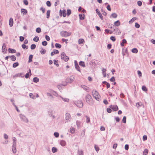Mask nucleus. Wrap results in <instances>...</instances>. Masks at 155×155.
Segmentation results:
<instances>
[{
    "label": "nucleus",
    "mask_w": 155,
    "mask_h": 155,
    "mask_svg": "<svg viewBox=\"0 0 155 155\" xmlns=\"http://www.w3.org/2000/svg\"><path fill=\"white\" fill-rule=\"evenodd\" d=\"M84 41L83 39H79L78 40V43L79 44H82L83 43Z\"/></svg>",
    "instance_id": "39"
},
{
    "label": "nucleus",
    "mask_w": 155,
    "mask_h": 155,
    "mask_svg": "<svg viewBox=\"0 0 155 155\" xmlns=\"http://www.w3.org/2000/svg\"><path fill=\"white\" fill-rule=\"evenodd\" d=\"M71 13V10L68 9L67 10V15L68 16H69Z\"/></svg>",
    "instance_id": "51"
},
{
    "label": "nucleus",
    "mask_w": 155,
    "mask_h": 155,
    "mask_svg": "<svg viewBox=\"0 0 155 155\" xmlns=\"http://www.w3.org/2000/svg\"><path fill=\"white\" fill-rule=\"evenodd\" d=\"M81 87L85 91H88L89 90V87L84 85H81Z\"/></svg>",
    "instance_id": "14"
},
{
    "label": "nucleus",
    "mask_w": 155,
    "mask_h": 155,
    "mask_svg": "<svg viewBox=\"0 0 155 155\" xmlns=\"http://www.w3.org/2000/svg\"><path fill=\"white\" fill-rule=\"evenodd\" d=\"M126 43L127 41L125 39H124L122 40V42L120 44L123 47L124 46V44Z\"/></svg>",
    "instance_id": "21"
},
{
    "label": "nucleus",
    "mask_w": 155,
    "mask_h": 155,
    "mask_svg": "<svg viewBox=\"0 0 155 155\" xmlns=\"http://www.w3.org/2000/svg\"><path fill=\"white\" fill-rule=\"evenodd\" d=\"M33 55L32 54H31L29 56V60L28 62L29 63L31 62L32 61V59L33 58Z\"/></svg>",
    "instance_id": "26"
},
{
    "label": "nucleus",
    "mask_w": 155,
    "mask_h": 155,
    "mask_svg": "<svg viewBox=\"0 0 155 155\" xmlns=\"http://www.w3.org/2000/svg\"><path fill=\"white\" fill-rule=\"evenodd\" d=\"M111 109V108H110V107L107 108V112L108 113H110L111 112L112 110Z\"/></svg>",
    "instance_id": "62"
},
{
    "label": "nucleus",
    "mask_w": 155,
    "mask_h": 155,
    "mask_svg": "<svg viewBox=\"0 0 155 155\" xmlns=\"http://www.w3.org/2000/svg\"><path fill=\"white\" fill-rule=\"evenodd\" d=\"M67 83H68L66 81H63L62 82L61 85L64 86H65L67 85Z\"/></svg>",
    "instance_id": "52"
},
{
    "label": "nucleus",
    "mask_w": 155,
    "mask_h": 155,
    "mask_svg": "<svg viewBox=\"0 0 155 155\" xmlns=\"http://www.w3.org/2000/svg\"><path fill=\"white\" fill-rule=\"evenodd\" d=\"M94 148L96 151L97 152H98L99 150V147H98L96 145H95Z\"/></svg>",
    "instance_id": "61"
},
{
    "label": "nucleus",
    "mask_w": 155,
    "mask_h": 155,
    "mask_svg": "<svg viewBox=\"0 0 155 155\" xmlns=\"http://www.w3.org/2000/svg\"><path fill=\"white\" fill-rule=\"evenodd\" d=\"M20 117L21 120L22 121L25 122L27 123L28 122V119L26 118V117H25V116L22 114H20Z\"/></svg>",
    "instance_id": "8"
},
{
    "label": "nucleus",
    "mask_w": 155,
    "mask_h": 155,
    "mask_svg": "<svg viewBox=\"0 0 155 155\" xmlns=\"http://www.w3.org/2000/svg\"><path fill=\"white\" fill-rule=\"evenodd\" d=\"M12 150L13 153H16V145H14L13 144Z\"/></svg>",
    "instance_id": "17"
},
{
    "label": "nucleus",
    "mask_w": 155,
    "mask_h": 155,
    "mask_svg": "<svg viewBox=\"0 0 155 155\" xmlns=\"http://www.w3.org/2000/svg\"><path fill=\"white\" fill-rule=\"evenodd\" d=\"M71 34V32H68L66 31H62L60 32V34L61 36L64 37L70 36Z\"/></svg>",
    "instance_id": "4"
},
{
    "label": "nucleus",
    "mask_w": 155,
    "mask_h": 155,
    "mask_svg": "<svg viewBox=\"0 0 155 155\" xmlns=\"http://www.w3.org/2000/svg\"><path fill=\"white\" fill-rule=\"evenodd\" d=\"M23 74L20 73L16 74L15 75L13 76V78H14L15 77H23Z\"/></svg>",
    "instance_id": "16"
},
{
    "label": "nucleus",
    "mask_w": 155,
    "mask_h": 155,
    "mask_svg": "<svg viewBox=\"0 0 155 155\" xmlns=\"http://www.w3.org/2000/svg\"><path fill=\"white\" fill-rule=\"evenodd\" d=\"M148 153V150L147 149H145L143 152V155H147Z\"/></svg>",
    "instance_id": "45"
},
{
    "label": "nucleus",
    "mask_w": 155,
    "mask_h": 155,
    "mask_svg": "<svg viewBox=\"0 0 155 155\" xmlns=\"http://www.w3.org/2000/svg\"><path fill=\"white\" fill-rule=\"evenodd\" d=\"M9 52L11 53H14L16 52V50L15 49L9 48L8 49Z\"/></svg>",
    "instance_id": "20"
},
{
    "label": "nucleus",
    "mask_w": 155,
    "mask_h": 155,
    "mask_svg": "<svg viewBox=\"0 0 155 155\" xmlns=\"http://www.w3.org/2000/svg\"><path fill=\"white\" fill-rule=\"evenodd\" d=\"M60 144L61 146H64L66 145V142L65 141L62 140L60 141Z\"/></svg>",
    "instance_id": "18"
},
{
    "label": "nucleus",
    "mask_w": 155,
    "mask_h": 155,
    "mask_svg": "<svg viewBox=\"0 0 155 155\" xmlns=\"http://www.w3.org/2000/svg\"><path fill=\"white\" fill-rule=\"evenodd\" d=\"M136 18L134 17L130 21H129V23L130 24H131L135 20H136Z\"/></svg>",
    "instance_id": "44"
},
{
    "label": "nucleus",
    "mask_w": 155,
    "mask_h": 155,
    "mask_svg": "<svg viewBox=\"0 0 155 155\" xmlns=\"http://www.w3.org/2000/svg\"><path fill=\"white\" fill-rule=\"evenodd\" d=\"M12 140L13 141V144L14 145H16V139L14 137H12Z\"/></svg>",
    "instance_id": "24"
},
{
    "label": "nucleus",
    "mask_w": 155,
    "mask_h": 155,
    "mask_svg": "<svg viewBox=\"0 0 155 155\" xmlns=\"http://www.w3.org/2000/svg\"><path fill=\"white\" fill-rule=\"evenodd\" d=\"M63 16L64 17H66V11L65 10H63L62 11Z\"/></svg>",
    "instance_id": "50"
},
{
    "label": "nucleus",
    "mask_w": 155,
    "mask_h": 155,
    "mask_svg": "<svg viewBox=\"0 0 155 155\" xmlns=\"http://www.w3.org/2000/svg\"><path fill=\"white\" fill-rule=\"evenodd\" d=\"M75 104L78 107L81 108L83 107V104L82 101H78L75 103Z\"/></svg>",
    "instance_id": "7"
},
{
    "label": "nucleus",
    "mask_w": 155,
    "mask_h": 155,
    "mask_svg": "<svg viewBox=\"0 0 155 155\" xmlns=\"http://www.w3.org/2000/svg\"><path fill=\"white\" fill-rule=\"evenodd\" d=\"M19 65V64L18 62H15L13 64V68H15L17 67Z\"/></svg>",
    "instance_id": "43"
},
{
    "label": "nucleus",
    "mask_w": 155,
    "mask_h": 155,
    "mask_svg": "<svg viewBox=\"0 0 155 155\" xmlns=\"http://www.w3.org/2000/svg\"><path fill=\"white\" fill-rule=\"evenodd\" d=\"M83 15V16L81 14L79 15V18L80 20H83L84 19V15Z\"/></svg>",
    "instance_id": "29"
},
{
    "label": "nucleus",
    "mask_w": 155,
    "mask_h": 155,
    "mask_svg": "<svg viewBox=\"0 0 155 155\" xmlns=\"http://www.w3.org/2000/svg\"><path fill=\"white\" fill-rule=\"evenodd\" d=\"M55 45L56 48H61V46L60 44L57 43L55 44Z\"/></svg>",
    "instance_id": "40"
},
{
    "label": "nucleus",
    "mask_w": 155,
    "mask_h": 155,
    "mask_svg": "<svg viewBox=\"0 0 155 155\" xmlns=\"http://www.w3.org/2000/svg\"><path fill=\"white\" fill-rule=\"evenodd\" d=\"M142 90L144 91H147L146 87L144 86H143L142 87Z\"/></svg>",
    "instance_id": "48"
},
{
    "label": "nucleus",
    "mask_w": 155,
    "mask_h": 155,
    "mask_svg": "<svg viewBox=\"0 0 155 155\" xmlns=\"http://www.w3.org/2000/svg\"><path fill=\"white\" fill-rule=\"evenodd\" d=\"M2 52L3 53H6L7 52V49L6 48V46L5 43H3L2 48Z\"/></svg>",
    "instance_id": "9"
},
{
    "label": "nucleus",
    "mask_w": 155,
    "mask_h": 155,
    "mask_svg": "<svg viewBox=\"0 0 155 155\" xmlns=\"http://www.w3.org/2000/svg\"><path fill=\"white\" fill-rule=\"evenodd\" d=\"M136 105L137 108H138L140 106L143 105V104L141 102H138L136 103Z\"/></svg>",
    "instance_id": "28"
},
{
    "label": "nucleus",
    "mask_w": 155,
    "mask_h": 155,
    "mask_svg": "<svg viewBox=\"0 0 155 155\" xmlns=\"http://www.w3.org/2000/svg\"><path fill=\"white\" fill-rule=\"evenodd\" d=\"M76 124L78 128H79L80 127L81 122L79 121H77Z\"/></svg>",
    "instance_id": "36"
},
{
    "label": "nucleus",
    "mask_w": 155,
    "mask_h": 155,
    "mask_svg": "<svg viewBox=\"0 0 155 155\" xmlns=\"http://www.w3.org/2000/svg\"><path fill=\"white\" fill-rule=\"evenodd\" d=\"M78 155H83V153L82 150H78Z\"/></svg>",
    "instance_id": "46"
},
{
    "label": "nucleus",
    "mask_w": 155,
    "mask_h": 155,
    "mask_svg": "<svg viewBox=\"0 0 155 155\" xmlns=\"http://www.w3.org/2000/svg\"><path fill=\"white\" fill-rule=\"evenodd\" d=\"M36 45L35 44H32L31 46V48L32 50L36 48Z\"/></svg>",
    "instance_id": "47"
},
{
    "label": "nucleus",
    "mask_w": 155,
    "mask_h": 155,
    "mask_svg": "<svg viewBox=\"0 0 155 155\" xmlns=\"http://www.w3.org/2000/svg\"><path fill=\"white\" fill-rule=\"evenodd\" d=\"M85 100L86 102L89 104L93 103L92 99L91 96L89 94H87L85 97Z\"/></svg>",
    "instance_id": "2"
},
{
    "label": "nucleus",
    "mask_w": 155,
    "mask_h": 155,
    "mask_svg": "<svg viewBox=\"0 0 155 155\" xmlns=\"http://www.w3.org/2000/svg\"><path fill=\"white\" fill-rule=\"evenodd\" d=\"M92 93L93 97L97 100L99 101L100 100V96L98 92L96 91L93 90L92 92Z\"/></svg>",
    "instance_id": "1"
},
{
    "label": "nucleus",
    "mask_w": 155,
    "mask_h": 155,
    "mask_svg": "<svg viewBox=\"0 0 155 155\" xmlns=\"http://www.w3.org/2000/svg\"><path fill=\"white\" fill-rule=\"evenodd\" d=\"M111 16L113 18H116L117 17V15L116 13H114L111 15Z\"/></svg>",
    "instance_id": "41"
},
{
    "label": "nucleus",
    "mask_w": 155,
    "mask_h": 155,
    "mask_svg": "<svg viewBox=\"0 0 155 155\" xmlns=\"http://www.w3.org/2000/svg\"><path fill=\"white\" fill-rule=\"evenodd\" d=\"M47 44H48V43L46 41H43L42 42V44L43 46H45L47 45Z\"/></svg>",
    "instance_id": "54"
},
{
    "label": "nucleus",
    "mask_w": 155,
    "mask_h": 155,
    "mask_svg": "<svg viewBox=\"0 0 155 155\" xmlns=\"http://www.w3.org/2000/svg\"><path fill=\"white\" fill-rule=\"evenodd\" d=\"M71 119V117L70 114L68 113H66L65 115V118L64 119L65 123L70 122Z\"/></svg>",
    "instance_id": "3"
},
{
    "label": "nucleus",
    "mask_w": 155,
    "mask_h": 155,
    "mask_svg": "<svg viewBox=\"0 0 155 155\" xmlns=\"http://www.w3.org/2000/svg\"><path fill=\"white\" fill-rule=\"evenodd\" d=\"M25 44H23L22 45V47L23 49H25L26 48V49H27L28 48V46H26Z\"/></svg>",
    "instance_id": "49"
},
{
    "label": "nucleus",
    "mask_w": 155,
    "mask_h": 155,
    "mask_svg": "<svg viewBox=\"0 0 155 155\" xmlns=\"http://www.w3.org/2000/svg\"><path fill=\"white\" fill-rule=\"evenodd\" d=\"M74 79V78L73 76H71L69 78H68L66 79V81L68 83H71Z\"/></svg>",
    "instance_id": "6"
},
{
    "label": "nucleus",
    "mask_w": 155,
    "mask_h": 155,
    "mask_svg": "<svg viewBox=\"0 0 155 155\" xmlns=\"http://www.w3.org/2000/svg\"><path fill=\"white\" fill-rule=\"evenodd\" d=\"M54 135L56 137H58L59 136V133L58 132H55L54 133Z\"/></svg>",
    "instance_id": "59"
},
{
    "label": "nucleus",
    "mask_w": 155,
    "mask_h": 155,
    "mask_svg": "<svg viewBox=\"0 0 155 155\" xmlns=\"http://www.w3.org/2000/svg\"><path fill=\"white\" fill-rule=\"evenodd\" d=\"M64 101L68 102L69 101V99L66 98H64L61 97H60Z\"/></svg>",
    "instance_id": "42"
},
{
    "label": "nucleus",
    "mask_w": 155,
    "mask_h": 155,
    "mask_svg": "<svg viewBox=\"0 0 155 155\" xmlns=\"http://www.w3.org/2000/svg\"><path fill=\"white\" fill-rule=\"evenodd\" d=\"M61 59L65 61H67L69 60V58L66 56L65 53L63 52L61 55Z\"/></svg>",
    "instance_id": "5"
},
{
    "label": "nucleus",
    "mask_w": 155,
    "mask_h": 155,
    "mask_svg": "<svg viewBox=\"0 0 155 155\" xmlns=\"http://www.w3.org/2000/svg\"><path fill=\"white\" fill-rule=\"evenodd\" d=\"M137 4L138 6H140L142 5V2L141 1H137Z\"/></svg>",
    "instance_id": "63"
},
{
    "label": "nucleus",
    "mask_w": 155,
    "mask_h": 155,
    "mask_svg": "<svg viewBox=\"0 0 155 155\" xmlns=\"http://www.w3.org/2000/svg\"><path fill=\"white\" fill-rule=\"evenodd\" d=\"M79 64L80 66H81L83 67H85L84 62V61H81L79 62Z\"/></svg>",
    "instance_id": "22"
},
{
    "label": "nucleus",
    "mask_w": 155,
    "mask_h": 155,
    "mask_svg": "<svg viewBox=\"0 0 155 155\" xmlns=\"http://www.w3.org/2000/svg\"><path fill=\"white\" fill-rule=\"evenodd\" d=\"M147 139V136L146 135H144L143 136V141L146 140Z\"/></svg>",
    "instance_id": "64"
},
{
    "label": "nucleus",
    "mask_w": 155,
    "mask_h": 155,
    "mask_svg": "<svg viewBox=\"0 0 155 155\" xmlns=\"http://www.w3.org/2000/svg\"><path fill=\"white\" fill-rule=\"evenodd\" d=\"M131 51L133 53H137L138 52V50L136 48H134L132 49Z\"/></svg>",
    "instance_id": "34"
},
{
    "label": "nucleus",
    "mask_w": 155,
    "mask_h": 155,
    "mask_svg": "<svg viewBox=\"0 0 155 155\" xmlns=\"http://www.w3.org/2000/svg\"><path fill=\"white\" fill-rule=\"evenodd\" d=\"M114 31H116L115 32L116 33H117L118 35L120 34V31L119 30L118 28H116L114 29Z\"/></svg>",
    "instance_id": "30"
},
{
    "label": "nucleus",
    "mask_w": 155,
    "mask_h": 155,
    "mask_svg": "<svg viewBox=\"0 0 155 155\" xmlns=\"http://www.w3.org/2000/svg\"><path fill=\"white\" fill-rule=\"evenodd\" d=\"M75 67L76 69L78 71H80V68L78 65H76L75 66Z\"/></svg>",
    "instance_id": "55"
},
{
    "label": "nucleus",
    "mask_w": 155,
    "mask_h": 155,
    "mask_svg": "<svg viewBox=\"0 0 155 155\" xmlns=\"http://www.w3.org/2000/svg\"><path fill=\"white\" fill-rule=\"evenodd\" d=\"M109 107L114 111H117L118 109V107L117 105H111Z\"/></svg>",
    "instance_id": "10"
},
{
    "label": "nucleus",
    "mask_w": 155,
    "mask_h": 155,
    "mask_svg": "<svg viewBox=\"0 0 155 155\" xmlns=\"http://www.w3.org/2000/svg\"><path fill=\"white\" fill-rule=\"evenodd\" d=\"M135 27L137 28H139L140 27V25L137 23H136L135 24Z\"/></svg>",
    "instance_id": "60"
},
{
    "label": "nucleus",
    "mask_w": 155,
    "mask_h": 155,
    "mask_svg": "<svg viewBox=\"0 0 155 155\" xmlns=\"http://www.w3.org/2000/svg\"><path fill=\"white\" fill-rule=\"evenodd\" d=\"M39 81V79L37 77H35L33 78V81L35 83H37Z\"/></svg>",
    "instance_id": "23"
},
{
    "label": "nucleus",
    "mask_w": 155,
    "mask_h": 155,
    "mask_svg": "<svg viewBox=\"0 0 155 155\" xmlns=\"http://www.w3.org/2000/svg\"><path fill=\"white\" fill-rule=\"evenodd\" d=\"M39 40V37L37 36H35V38L33 39V41L35 42H38V41Z\"/></svg>",
    "instance_id": "32"
},
{
    "label": "nucleus",
    "mask_w": 155,
    "mask_h": 155,
    "mask_svg": "<svg viewBox=\"0 0 155 155\" xmlns=\"http://www.w3.org/2000/svg\"><path fill=\"white\" fill-rule=\"evenodd\" d=\"M51 11L50 10H48L47 12L46 13V18H49L50 17V15Z\"/></svg>",
    "instance_id": "25"
},
{
    "label": "nucleus",
    "mask_w": 155,
    "mask_h": 155,
    "mask_svg": "<svg viewBox=\"0 0 155 155\" xmlns=\"http://www.w3.org/2000/svg\"><path fill=\"white\" fill-rule=\"evenodd\" d=\"M10 57L11 58V60L12 61H15L16 59V57L14 55H12L10 56Z\"/></svg>",
    "instance_id": "33"
},
{
    "label": "nucleus",
    "mask_w": 155,
    "mask_h": 155,
    "mask_svg": "<svg viewBox=\"0 0 155 155\" xmlns=\"http://www.w3.org/2000/svg\"><path fill=\"white\" fill-rule=\"evenodd\" d=\"M53 61L54 64L56 65L57 67H58L59 66V64L58 63V60H54Z\"/></svg>",
    "instance_id": "31"
},
{
    "label": "nucleus",
    "mask_w": 155,
    "mask_h": 155,
    "mask_svg": "<svg viewBox=\"0 0 155 155\" xmlns=\"http://www.w3.org/2000/svg\"><path fill=\"white\" fill-rule=\"evenodd\" d=\"M110 39L113 41H114L116 40V38L115 37L113 36L110 37Z\"/></svg>",
    "instance_id": "58"
},
{
    "label": "nucleus",
    "mask_w": 155,
    "mask_h": 155,
    "mask_svg": "<svg viewBox=\"0 0 155 155\" xmlns=\"http://www.w3.org/2000/svg\"><path fill=\"white\" fill-rule=\"evenodd\" d=\"M46 5L48 7H50L51 5V4L50 1H47L46 2Z\"/></svg>",
    "instance_id": "56"
},
{
    "label": "nucleus",
    "mask_w": 155,
    "mask_h": 155,
    "mask_svg": "<svg viewBox=\"0 0 155 155\" xmlns=\"http://www.w3.org/2000/svg\"><path fill=\"white\" fill-rule=\"evenodd\" d=\"M126 117L125 116H124L123 117V119H122V121H123V123H126Z\"/></svg>",
    "instance_id": "57"
},
{
    "label": "nucleus",
    "mask_w": 155,
    "mask_h": 155,
    "mask_svg": "<svg viewBox=\"0 0 155 155\" xmlns=\"http://www.w3.org/2000/svg\"><path fill=\"white\" fill-rule=\"evenodd\" d=\"M114 25L117 26H119L120 25V23L119 20H117L114 23Z\"/></svg>",
    "instance_id": "27"
},
{
    "label": "nucleus",
    "mask_w": 155,
    "mask_h": 155,
    "mask_svg": "<svg viewBox=\"0 0 155 155\" xmlns=\"http://www.w3.org/2000/svg\"><path fill=\"white\" fill-rule=\"evenodd\" d=\"M46 52V50L43 48H42L41 50L40 51V53L42 54H45Z\"/></svg>",
    "instance_id": "35"
},
{
    "label": "nucleus",
    "mask_w": 155,
    "mask_h": 155,
    "mask_svg": "<svg viewBox=\"0 0 155 155\" xmlns=\"http://www.w3.org/2000/svg\"><path fill=\"white\" fill-rule=\"evenodd\" d=\"M86 117V122L87 123H89L90 122V118L89 117L87 116H85Z\"/></svg>",
    "instance_id": "37"
},
{
    "label": "nucleus",
    "mask_w": 155,
    "mask_h": 155,
    "mask_svg": "<svg viewBox=\"0 0 155 155\" xmlns=\"http://www.w3.org/2000/svg\"><path fill=\"white\" fill-rule=\"evenodd\" d=\"M57 149L55 147H52V151L53 153H55L57 152Z\"/></svg>",
    "instance_id": "38"
},
{
    "label": "nucleus",
    "mask_w": 155,
    "mask_h": 155,
    "mask_svg": "<svg viewBox=\"0 0 155 155\" xmlns=\"http://www.w3.org/2000/svg\"><path fill=\"white\" fill-rule=\"evenodd\" d=\"M13 21L12 18H10L9 20V25L10 27L13 26Z\"/></svg>",
    "instance_id": "15"
},
{
    "label": "nucleus",
    "mask_w": 155,
    "mask_h": 155,
    "mask_svg": "<svg viewBox=\"0 0 155 155\" xmlns=\"http://www.w3.org/2000/svg\"><path fill=\"white\" fill-rule=\"evenodd\" d=\"M96 12L97 14V15H99V17L101 18V20H103V16H102L101 13L100 12L98 11L97 9H96Z\"/></svg>",
    "instance_id": "12"
},
{
    "label": "nucleus",
    "mask_w": 155,
    "mask_h": 155,
    "mask_svg": "<svg viewBox=\"0 0 155 155\" xmlns=\"http://www.w3.org/2000/svg\"><path fill=\"white\" fill-rule=\"evenodd\" d=\"M21 12L22 15H24L27 13V10L25 9H21Z\"/></svg>",
    "instance_id": "13"
},
{
    "label": "nucleus",
    "mask_w": 155,
    "mask_h": 155,
    "mask_svg": "<svg viewBox=\"0 0 155 155\" xmlns=\"http://www.w3.org/2000/svg\"><path fill=\"white\" fill-rule=\"evenodd\" d=\"M48 114L50 117H52L53 118H55V116L53 115V112L52 110H50L48 111Z\"/></svg>",
    "instance_id": "11"
},
{
    "label": "nucleus",
    "mask_w": 155,
    "mask_h": 155,
    "mask_svg": "<svg viewBox=\"0 0 155 155\" xmlns=\"http://www.w3.org/2000/svg\"><path fill=\"white\" fill-rule=\"evenodd\" d=\"M36 32L38 33H39L41 32V29L40 28H38L36 29Z\"/></svg>",
    "instance_id": "53"
},
{
    "label": "nucleus",
    "mask_w": 155,
    "mask_h": 155,
    "mask_svg": "<svg viewBox=\"0 0 155 155\" xmlns=\"http://www.w3.org/2000/svg\"><path fill=\"white\" fill-rule=\"evenodd\" d=\"M70 132L72 134H74L75 132V129L73 127H71L70 128Z\"/></svg>",
    "instance_id": "19"
}]
</instances>
